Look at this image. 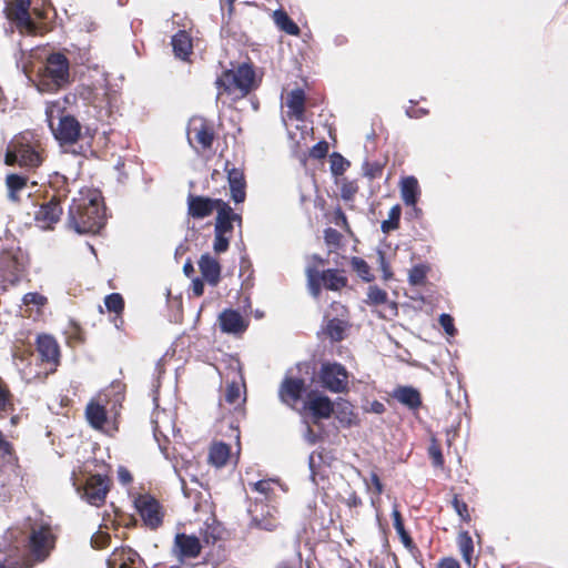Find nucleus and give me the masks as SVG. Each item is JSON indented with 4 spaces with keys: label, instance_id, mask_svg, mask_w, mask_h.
Instances as JSON below:
<instances>
[{
    "label": "nucleus",
    "instance_id": "680f3d73",
    "mask_svg": "<svg viewBox=\"0 0 568 568\" xmlns=\"http://www.w3.org/2000/svg\"><path fill=\"white\" fill-rule=\"evenodd\" d=\"M382 173V168L379 164H374L372 165L369 169H367L365 171V174L371 178V179H374L376 178L377 175H379Z\"/></svg>",
    "mask_w": 568,
    "mask_h": 568
},
{
    "label": "nucleus",
    "instance_id": "603ef678",
    "mask_svg": "<svg viewBox=\"0 0 568 568\" xmlns=\"http://www.w3.org/2000/svg\"><path fill=\"white\" fill-rule=\"evenodd\" d=\"M393 520H394V528L398 535H403L405 531L404 523L402 519V515L399 510L397 509V505H394L393 511H392Z\"/></svg>",
    "mask_w": 568,
    "mask_h": 568
},
{
    "label": "nucleus",
    "instance_id": "4468645a",
    "mask_svg": "<svg viewBox=\"0 0 568 568\" xmlns=\"http://www.w3.org/2000/svg\"><path fill=\"white\" fill-rule=\"evenodd\" d=\"M135 507L146 526L154 529L161 525V507L153 497L148 495L139 496L135 499Z\"/></svg>",
    "mask_w": 568,
    "mask_h": 568
},
{
    "label": "nucleus",
    "instance_id": "4d7b16f0",
    "mask_svg": "<svg viewBox=\"0 0 568 568\" xmlns=\"http://www.w3.org/2000/svg\"><path fill=\"white\" fill-rule=\"evenodd\" d=\"M325 241L327 244H338L339 233L333 229L325 230Z\"/></svg>",
    "mask_w": 568,
    "mask_h": 568
},
{
    "label": "nucleus",
    "instance_id": "f257e3e1",
    "mask_svg": "<svg viewBox=\"0 0 568 568\" xmlns=\"http://www.w3.org/2000/svg\"><path fill=\"white\" fill-rule=\"evenodd\" d=\"M105 224V212L99 192L81 191L72 200L68 213V225L79 234L98 233Z\"/></svg>",
    "mask_w": 568,
    "mask_h": 568
},
{
    "label": "nucleus",
    "instance_id": "864d4df0",
    "mask_svg": "<svg viewBox=\"0 0 568 568\" xmlns=\"http://www.w3.org/2000/svg\"><path fill=\"white\" fill-rule=\"evenodd\" d=\"M428 452H429V456L433 459L434 465L435 466H442L443 463H444V458H443V455H442V452H440L439 447L436 446V445H432L429 447Z\"/></svg>",
    "mask_w": 568,
    "mask_h": 568
},
{
    "label": "nucleus",
    "instance_id": "58836bf2",
    "mask_svg": "<svg viewBox=\"0 0 568 568\" xmlns=\"http://www.w3.org/2000/svg\"><path fill=\"white\" fill-rule=\"evenodd\" d=\"M348 166L349 162L339 153H333L331 155V171L333 175H342Z\"/></svg>",
    "mask_w": 568,
    "mask_h": 568
},
{
    "label": "nucleus",
    "instance_id": "13d9d810",
    "mask_svg": "<svg viewBox=\"0 0 568 568\" xmlns=\"http://www.w3.org/2000/svg\"><path fill=\"white\" fill-rule=\"evenodd\" d=\"M203 278L195 277L192 281V292L195 296H201L204 292Z\"/></svg>",
    "mask_w": 568,
    "mask_h": 568
},
{
    "label": "nucleus",
    "instance_id": "2f4dec72",
    "mask_svg": "<svg viewBox=\"0 0 568 568\" xmlns=\"http://www.w3.org/2000/svg\"><path fill=\"white\" fill-rule=\"evenodd\" d=\"M457 542L459 547V551L465 564L468 567H471L473 564V552H474V544L470 535L467 531H462L458 534Z\"/></svg>",
    "mask_w": 568,
    "mask_h": 568
},
{
    "label": "nucleus",
    "instance_id": "5fc2aeb1",
    "mask_svg": "<svg viewBox=\"0 0 568 568\" xmlns=\"http://www.w3.org/2000/svg\"><path fill=\"white\" fill-rule=\"evenodd\" d=\"M153 434H154L155 440L159 443L161 450H164V447L161 444V437L166 438L168 435L164 432V429L162 428V426L160 425L158 419L154 422Z\"/></svg>",
    "mask_w": 568,
    "mask_h": 568
},
{
    "label": "nucleus",
    "instance_id": "c85d7f7f",
    "mask_svg": "<svg viewBox=\"0 0 568 568\" xmlns=\"http://www.w3.org/2000/svg\"><path fill=\"white\" fill-rule=\"evenodd\" d=\"M244 384L232 382L226 385L224 400L233 408L240 409L245 403Z\"/></svg>",
    "mask_w": 568,
    "mask_h": 568
},
{
    "label": "nucleus",
    "instance_id": "20e7f679",
    "mask_svg": "<svg viewBox=\"0 0 568 568\" xmlns=\"http://www.w3.org/2000/svg\"><path fill=\"white\" fill-rule=\"evenodd\" d=\"M255 73L251 65L243 63L236 69L226 70L216 80L219 95L227 93L234 99L245 97L254 87Z\"/></svg>",
    "mask_w": 568,
    "mask_h": 568
},
{
    "label": "nucleus",
    "instance_id": "412c9836",
    "mask_svg": "<svg viewBox=\"0 0 568 568\" xmlns=\"http://www.w3.org/2000/svg\"><path fill=\"white\" fill-rule=\"evenodd\" d=\"M314 419L328 418L333 413V404L327 396L316 393L308 394L307 400L304 404Z\"/></svg>",
    "mask_w": 568,
    "mask_h": 568
},
{
    "label": "nucleus",
    "instance_id": "9b49d317",
    "mask_svg": "<svg viewBox=\"0 0 568 568\" xmlns=\"http://www.w3.org/2000/svg\"><path fill=\"white\" fill-rule=\"evenodd\" d=\"M252 518V525L266 531H273L278 523L275 517L276 508L270 505H263L262 499H256L254 505L248 509Z\"/></svg>",
    "mask_w": 568,
    "mask_h": 568
},
{
    "label": "nucleus",
    "instance_id": "a211bd4d",
    "mask_svg": "<svg viewBox=\"0 0 568 568\" xmlns=\"http://www.w3.org/2000/svg\"><path fill=\"white\" fill-rule=\"evenodd\" d=\"M142 559L131 548H118L108 559V568H141Z\"/></svg>",
    "mask_w": 568,
    "mask_h": 568
},
{
    "label": "nucleus",
    "instance_id": "ddd939ff",
    "mask_svg": "<svg viewBox=\"0 0 568 568\" xmlns=\"http://www.w3.org/2000/svg\"><path fill=\"white\" fill-rule=\"evenodd\" d=\"M54 199L55 196L47 203L33 205V211L29 212L30 215H33L36 224L42 230L51 229L62 213L61 206Z\"/></svg>",
    "mask_w": 568,
    "mask_h": 568
},
{
    "label": "nucleus",
    "instance_id": "b1692460",
    "mask_svg": "<svg viewBox=\"0 0 568 568\" xmlns=\"http://www.w3.org/2000/svg\"><path fill=\"white\" fill-rule=\"evenodd\" d=\"M400 196L405 205L415 206L419 196V185L415 176H406L402 179L400 184Z\"/></svg>",
    "mask_w": 568,
    "mask_h": 568
},
{
    "label": "nucleus",
    "instance_id": "423d86ee",
    "mask_svg": "<svg viewBox=\"0 0 568 568\" xmlns=\"http://www.w3.org/2000/svg\"><path fill=\"white\" fill-rule=\"evenodd\" d=\"M42 158L36 146L26 139L19 136L13 139L7 146L4 163L7 165H19L21 168H37L41 164Z\"/></svg>",
    "mask_w": 568,
    "mask_h": 568
},
{
    "label": "nucleus",
    "instance_id": "8fccbe9b",
    "mask_svg": "<svg viewBox=\"0 0 568 568\" xmlns=\"http://www.w3.org/2000/svg\"><path fill=\"white\" fill-rule=\"evenodd\" d=\"M110 536L105 532L98 531L91 538V544L94 548H103L109 542Z\"/></svg>",
    "mask_w": 568,
    "mask_h": 568
},
{
    "label": "nucleus",
    "instance_id": "774afa93",
    "mask_svg": "<svg viewBox=\"0 0 568 568\" xmlns=\"http://www.w3.org/2000/svg\"><path fill=\"white\" fill-rule=\"evenodd\" d=\"M0 568H11V566L0 559Z\"/></svg>",
    "mask_w": 568,
    "mask_h": 568
},
{
    "label": "nucleus",
    "instance_id": "f704fd0d",
    "mask_svg": "<svg viewBox=\"0 0 568 568\" xmlns=\"http://www.w3.org/2000/svg\"><path fill=\"white\" fill-rule=\"evenodd\" d=\"M8 187V197L16 202L18 201V192L23 190L27 185V179L18 174H9L6 179Z\"/></svg>",
    "mask_w": 568,
    "mask_h": 568
},
{
    "label": "nucleus",
    "instance_id": "79ce46f5",
    "mask_svg": "<svg viewBox=\"0 0 568 568\" xmlns=\"http://www.w3.org/2000/svg\"><path fill=\"white\" fill-rule=\"evenodd\" d=\"M104 304L110 312L120 313L123 310V298L118 293L108 295L104 300Z\"/></svg>",
    "mask_w": 568,
    "mask_h": 568
},
{
    "label": "nucleus",
    "instance_id": "c03bdc74",
    "mask_svg": "<svg viewBox=\"0 0 568 568\" xmlns=\"http://www.w3.org/2000/svg\"><path fill=\"white\" fill-rule=\"evenodd\" d=\"M230 236L221 233H214L213 250L215 253H224L229 248Z\"/></svg>",
    "mask_w": 568,
    "mask_h": 568
},
{
    "label": "nucleus",
    "instance_id": "1a4fd4ad",
    "mask_svg": "<svg viewBox=\"0 0 568 568\" xmlns=\"http://www.w3.org/2000/svg\"><path fill=\"white\" fill-rule=\"evenodd\" d=\"M55 536L50 525L36 524L31 528L29 536V549L31 554L40 561L44 560L53 549Z\"/></svg>",
    "mask_w": 568,
    "mask_h": 568
},
{
    "label": "nucleus",
    "instance_id": "6ab92c4d",
    "mask_svg": "<svg viewBox=\"0 0 568 568\" xmlns=\"http://www.w3.org/2000/svg\"><path fill=\"white\" fill-rule=\"evenodd\" d=\"M305 390V383L301 378H285L280 387L278 395L281 400L294 407L302 397Z\"/></svg>",
    "mask_w": 568,
    "mask_h": 568
},
{
    "label": "nucleus",
    "instance_id": "37998d69",
    "mask_svg": "<svg viewBox=\"0 0 568 568\" xmlns=\"http://www.w3.org/2000/svg\"><path fill=\"white\" fill-rule=\"evenodd\" d=\"M367 296L368 302L374 305L384 304L388 298L387 293L377 286H369Z\"/></svg>",
    "mask_w": 568,
    "mask_h": 568
},
{
    "label": "nucleus",
    "instance_id": "6e6d98bb",
    "mask_svg": "<svg viewBox=\"0 0 568 568\" xmlns=\"http://www.w3.org/2000/svg\"><path fill=\"white\" fill-rule=\"evenodd\" d=\"M378 261H379L381 270L383 271L384 278L385 280L390 278L392 277V272H390L389 265L385 261L384 253L381 252V251L378 252Z\"/></svg>",
    "mask_w": 568,
    "mask_h": 568
},
{
    "label": "nucleus",
    "instance_id": "bf43d9fd",
    "mask_svg": "<svg viewBox=\"0 0 568 568\" xmlns=\"http://www.w3.org/2000/svg\"><path fill=\"white\" fill-rule=\"evenodd\" d=\"M118 478L123 485H126V484L131 483V480H132V476H131L130 471L125 467H122V466L119 467V469H118Z\"/></svg>",
    "mask_w": 568,
    "mask_h": 568
},
{
    "label": "nucleus",
    "instance_id": "bb28decb",
    "mask_svg": "<svg viewBox=\"0 0 568 568\" xmlns=\"http://www.w3.org/2000/svg\"><path fill=\"white\" fill-rule=\"evenodd\" d=\"M229 184L231 190L232 200L235 203H242L245 200V181L244 175L240 170L232 169L229 171Z\"/></svg>",
    "mask_w": 568,
    "mask_h": 568
},
{
    "label": "nucleus",
    "instance_id": "7ed1b4c3",
    "mask_svg": "<svg viewBox=\"0 0 568 568\" xmlns=\"http://www.w3.org/2000/svg\"><path fill=\"white\" fill-rule=\"evenodd\" d=\"M70 81V67L62 53H52L45 64L39 70L37 88L40 92H53L63 88Z\"/></svg>",
    "mask_w": 568,
    "mask_h": 568
},
{
    "label": "nucleus",
    "instance_id": "69168bd1",
    "mask_svg": "<svg viewBox=\"0 0 568 568\" xmlns=\"http://www.w3.org/2000/svg\"><path fill=\"white\" fill-rule=\"evenodd\" d=\"M183 272L186 276H191L194 272V267L190 261L183 265Z\"/></svg>",
    "mask_w": 568,
    "mask_h": 568
},
{
    "label": "nucleus",
    "instance_id": "a878e982",
    "mask_svg": "<svg viewBox=\"0 0 568 568\" xmlns=\"http://www.w3.org/2000/svg\"><path fill=\"white\" fill-rule=\"evenodd\" d=\"M37 348L43 361L55 363L59 357V346L50 335H40L37 339Z\"/></svg>",
    "mask_w": 568,
    "mask_h": 568
},
{
    "label": "nucleus",
    "instance_id": "393cba45",
    "mask_svg": "<svg viewBox=\"0 0 568 568\" xmlns=\"http://www.w3.org/2000/svg\"><path fill=\"white\" fill-rule=\"evenodd\" d=\"M393 397L409 409H417L422 405L419 392L410 386H400L393 392Z\"/></svg>",
    "mask_w": 568,
    "mask_h": 568
},
{
    "label": "nucleus",
    "instance_id": "49530a36",
    "mask_svg": "<svg viewBox=\"0 0 568 568\" xmlns=\"http://www.w3.org/2000/svg\"><path fill=\"white\" fill-rule=\"evenodd\" d=\"M453 507L463 520H465V521L470 520V516L468 513V506L466 503L459 500L457 497H454Z\"/></svg>",
    "mask_w": 568,
    "mask_h": 568
},
{
    "label": "nucleus",
    "instance_id": "dca6fc26",
    "mask_svg": "<svg viewBox=\"0 0 568 568\" xmlns=\"http://www.w3.org/2000/svg\"><path fill=\"white\" fill-rule=\"evenodd\" d=\"M222 200H213L210 197L189 195L187 197V213L193 219H204L210 216L214 210H219Z\"/></svg>",
    "mask_w": 568,
    "mask_h": 568
},
{
    "label": "nucleus",
    "instance_id": "3c124183",
    "mask_svg": "<svg viewBox=\"0 0 568 568\" xmlns=\"http://www.w3.org/2000/svg\"><path fill=\"white\" fill-rule=\"evenodd\" d=\"M357 187L354 183H344L341 187V196L344 201H352Z\"/></svg>",
    "mask_w": 568,
    "mask_h": 568
},
{
    "label": "nucleus",
    "instance_id": "052dcab7",
    "mask_svg": "<svg viewBox=\"0 0 568 568\" xmlns=\"http://www.w3.org/2000/svg\"><path fill=\"white\" fill-rule=\"evenodd\" d=\"M371 483L375 488L376 495L379 496L383 493L384 487H383V484H382L379 477L377 476V474H375V473L371 474Z\"/></svg>",
    "mask_w": 568,
    "mask_h": 568
},
{
    "label": "nucleus",
    "instance_id": "338daca9",
    "mask_svg": "<svg viewBox=\"0 0 568 568\" xmlns=\"http://www.w3.org/2000/svg\"><path fill=\"white\" fill-rule=\"evenodd\" d=\"M307 439L311 442V443H314L315 442V436L314 434L312 433L311 429L307 430Z\"/></svg>",
    "mask_w": 568,
    "mask_h": 568
},
{
    "label": "nucleus",
    "instance_id": "de8ad7c7",
    "mask_svg": "<svg viewBox=\"0 0 568 568\" xmlns=\"http://www.w3.org/2000/svg\"><path fill=\"white\" fill-rule=\"evenodd\" d=\"M328 151V144L324 141L316 143L310 151V156L313 159H322Z\"/></svg>",
    "mask_w": 568,
    "mask_h": 568
},
{
    "label": "nucleus",
    "instance_id": "09e8293b",
    "mask_svg": "<svg viewBox=\"0 0 568 568\" xmlns=\"http://www.w3.org/2000/svg\"><path fill=\"white\" fill-rule=\"evenodd\" d=\"M439 323L448 335L453 336L455 334L454 321L450 315L442 314L439 316Z\"/></svg>",
    "mask_w": 568,
    "mask_h": 568
},
{
    "label": "nucleus",
    "instance_id": "f8f14e48",
    "mask_svg": "<svg viewBox=\"0 0 568 568\" xmlns=\"http://www.w3.org/2000/svg\"><path fill=\"white\" fill-rule=\"evenodd\" d=\"M186 135L191 145L196 142L202 149L211 148L214 139L211 126L200 116H194L189 121Z\"/></svg>",
    "mask_w": 568,
    "mask_h": 568
},
{
    "label": "nucleus",
    "instance_id": "9d476101",
    "mask_svg": "<svg viewBox=\"0 0 568 568\" xmlns=\"http://www.w3.org/2000/svg\"><path fill=\"white\" fill-rule=\"evenodd\" d=\"M318 379L321 385L332 393H344L348 388V373L338 363H323L318 372Z\"/></svg>",
    "mask_w": 568,
    "mask_h": 568
},
{
    "label": "nucleus",
    "instance_id": "473e14b6",
    "mask_svg": "<svg viewBox=\"0 0 568 568\" xmlns=\"http://www.w3.org/2000/svg\"><path fill=\"white\" fill-rule=\"evenodd\" d=\"M230 457V447L224 443H215L210 449L209 459L216 466L222 467L226 464Z\"/></svg>",
    "mask_w": 568,
    "mask_h": 568
},
{
    "label": "nucleus",
    "instance_id": "f03ea898",
    "mask_svg": "<svg viewBox=\"0 0 568 568\" xmlns=\"http://www.w3.org/2000/svg\"><path fill=\"white\" fill-rule=\"evenodd\" d=\"M68 98L49 102L45 108L47 122L54 138L64 144L77 142L81 133L79 121L65 113Z\"/></svg>",
    "mask_w": 568,
    "mask_h": 568
},
{
    "label": "nucleus",
    "instance_id": "72a5a7b5",
    "mask_svg": "<svg viewBox=\"0 0 568 568\" xmlns=\"http://www.w3.org/2000/svg\"><path fill=\"white\" fill-rule=\"evenodd\" d=\"M348 323L341 318H332L327 322L326 334L332 341L339 342L344 339Z\"/></svg>",
    "mask_w": 568,
    "mask_h": 568
},
{
    "label": "nucleus",
    "instance_id": "ea45409f",
    "mask_svg": "<svg viewBox=\"0 0 568 568\" xmlns=\"http://www.w3.org/2000/svg\"><path fill=\"white\" fill-rule=\"evenodd\" d=\"M47 297L37 292L27 293L22 298L23 305L34 306L38 311H40L47 304Z\"/></svg>",
    "mask_w": 568,
    "mask_h": 568
},
{
    "label": "nucleus",
    "instance_id": "e2e57ef3",
    "mask_svg": "<svg viewBox=\"0 0 568 568\" xmlns=\"http://www.w3.org/2000/svg\"><path fill=\"white\" fill-rule=\"evenodd\" d=\"M439 568H460V566L457 560L453 558H446L442 560Z\"/></svg>",
    "mask_w": 568,
    "mask_h": 568
},
{
    "label": "nucleus",
    "instance_id": "a18cd8bd",
    "mask_svg": "<svg viewBox=\"0 0 568 568\" xmlns=\"http://www.w3.org/2000/svg\"><path fill=\"white\" fill-rule=\"evenodd\" d=\"M352 265L361 277H363L366 281H369V266L364 260L359 257H353Z\"/></svg>",
    "mask_w": 568,
    "mask_h": 568
},
{
    "label": "nucleus",
    "instance_id": "0e129e2a",
    "mask_svg": "<svg viewBox=\"0 0 568 568\" xmlns=\"http://www.w3.org/2000/svg\"><path fill=\"white\" fill-rule=\"evenodd\" d=\"M398 536H399V538H400L402 542L404 544V546H405L407 549L412 550V549L414 548V546H413V540H412V538L409 537V535L407 534V531H406V530L404 531V534H403V535H398Z\"/></svg>",
    "mask_w": 568,
    "mask_h": 568
},
{
    "label": "nucleus",
    "instance_id": "6e6552de",
    "mask_svg": "<svg viewBox=\"0 0 568 568\" xmlns=\"http://www.w3.org/2000/svg\"><path fill=\"white\" fill-rule=\"evenodd\" d=\"M307 288L314 298H318L322 285L331 291H339L347 284V278L338 270H326L320 272L314 266L306 267Z\"/></svg>",
    "mask_w": 568,
    "mask_h": 568
},
{
    "label": "nucleus",
    "instance_id": "2eb2a0df",
    "mask_svg": "<svg viewBox=\"0 0 568 568\" xmlns=\"http://www.w3.org/2000/svg\"><path fill=\"white\" fill-rule=\"evenodd\" d=\"M172 551L180 561L195 558L201 552V542L195 536L178 534Z\"/></svg>",
    "mask_w": 568,
    "mask_h": 568
},
{
    "label": "nucleus",
    "instance_id": "aec40b11",
    "mask_svg": "<svg viewBox=\"0 0 568 568\" xmlns=\"http://www.w3.org/2000/svg\"><path fill=\"white\" fill-rule=\"evenodd\" d=\"M0 471L7 475V481L16 480L19 477L16 457L11 445L3 438L0 432Z\"/></svg>",
    "mask_w": 568,
    "mask_h": 568
},
{
    "label": "nucleus",
    "instance_id": "4c0bfd02",
    "mask_svg": "<svg viewBox=\"0 0 568 568\" xmlns=\"http://www.w3.org/2000/svg\"><path fill=\"white\" fill-rule=\"evenodd\" d=\"M427 266L419 264L410 268L408 273V282L412 285H423L427 275Z\"/></svg>",
    "mask_w": 568,
    "mask_h": 568
},
{
    "label": "nucleus",
    "instance_id": "39448f33",
    "mask_svg": "<svg viewBox=\"0 0 568 568\" xmlns=\"http://www.w3.org/2000/svg\"><path fill=\"white\" fill-rule=\"evenodd\" d=\"M33 6V0H11L6 8L9 20L14 22L22 33H36L38 19L42 18L40 10Z\"/></svg>",
    "mask_w": 568,
    "mask_h": 568
},
{
    "label": "nucleus",
    "instance_id": "4be33fe9",
    "mask_svg": "<svg viewBox=\"0 0 568 568\" xmlns=\"http://www.w3.org/2000/svg\"><path fill=\"white\" fill-rule=\"evenodd\" d=\"M199 268L202 278L211 286H216L221 278V265L216 258L210 254L201 255L199 260Z\"/></svg>",
    "mask_w": 568,
    "mask_h": 568
},
{
    "label": "nucleus",
    "instance_id": "f3484780",
    "mask_svg": "<svg viewBox=\"0 0 568 568\" xmlns=\"http://www.w3.org/2000/svg\"><path fill=\"white\" fill-rule=\"evenodd\" d=\"M242 225V217L235 213L227 203H220L215 219L214 233L230 234L233 231V224Z\"/></svg>",
    "mask_w": 568,
    "mask_h": 568
},
{
    "label": "nucleus",
    "instance_id": "cd10ccee",
    "mask_svg": "<svg viewBox=\"0 0 568 568\" xmlns=\"http://www.w3.org/2000/svg\"><path fill=\"white\" fill-rule=\"evenodd\" d=\"M85 417L88 423L95 429H102L106 422L105 407L91 400L85 408Z\"/></svg>",
    "mask_w": 568,
    "mask_h": 568
},
{
    "label": "nucleus",
    "instance_id": "c9c22d12",
    "mask_svg": "<svg viewBox=\"0 0 568 568\" xmlns=\"http://www.w3.org/2000/svg\"><path fill=\"white\" fill-rule=\"evenodd\" d=\"M274 21L287 34L297 36L300 33V28L284 11H274Z\"/></svg>",
    "mask_w": 568,
    "mask_h": 568
},
{
    "label": "nucleus",
    "instance_id": "7c9ffc66",
    "mask_svg": "<svg viewBox=\"0 0 568 568\" xmlns=\"http://www.w3.org/2000/svg\"><path fill=\"white\" fill-rule=\"evenodd\" d=\"M172 47L176 57L185 60L192 50V42L190 36L185 31H179L172 38Z\"/></svg>",
    "mask_w": 568,
    "mask_h": 568
},
{
    "label": "nucleus",
    "instance_id": "e433bc0d",
    "mask_svg": "<svg viewBox=\"0 0 568 568\" xmlns=\"http://www.w3.org/2000/svg\"><path fill=\"white\" fill-rule=\"evenodd\" d=\"M400 206L394 205L388 212V219L382 222L381 229L384 233L396 230L399 225Z\"/></svg>",
    "mask_w": 568,
    "mask_h": 568
},
{
    "label": "nucleus",
    "instance_id": "5701e85b",
    "mask_svg": "<svg viewBox=\"0 0 568 568\" xmlns=\"http://www.w3.org/2000/svg\"><path fill=\"white\" fill-rule=\"evenodd\" d=\"M222 332L230 334L242 333L246 328V324L242 315L234 310H225L219 316Z\"/></svg>",
    "mask_w": 568,
    "mask_h": 568
},
{
    "label": "nucleus",
    "instance_id": "a19ab883",
    "mask_svg": "<svg viewBox=\"0 0 568 568\" xmlns=\"http://www.w3.org/2000/svg\"><path fill=\"white\" fill-rule=\"evenodd\" d=\"M273 485L274 483L272 480H258L256 483H250L252 489L262 495L266 500L271 498V494L273 493Z\"/></svg>",
    "mask_w": 568,
    "mask_h": 568
},
{
    "label": "nucleus",
    "instance_id": "c756f323",
    "mask_svg": "<svg viewBox=\"0 0 568 568\" xmlns=\"http://www.w3.org/2000/svg\"><path fill=\"white\" fill-rule=\"evenodd\" d=\"M305 95L301 89L292 90L286 98V105L290 114L296 120H302L304 114Z\"/></svg>",
    "mask_w": 568,
    "mask_h": 568
},
{
    "label": "nucleus",
    "instance_id": "0eeeda50",
    "mask_svg": "<svg viewBox=\"0 0 568 568\" xmlns=\"http://www.w3.org/2000/svg\"><path fill=\"white\" fill-rule=\"evenodd\" d=\"M72 483L81 498L92 506L102 505L110 489L109 478L102 475H91L83 480L73 474Z\"/></svg>",
    "mask_w": 568,
    "mask_h": 568
}]
</instances>
